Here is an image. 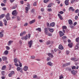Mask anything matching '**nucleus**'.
I'll return each mask as SVG.
<instances>
[{"mask_svg":"<svg viewBox=\"0 0 79 79\" xmlns=\"http://www.w3.org/2000/svg\"><path fill=\"white\" fill-rule=\"evenodd\" d=\"M12 14L13 16H16L18 15V12L16 11V10H13L12 13Z\"/></svg>","mask_w":79,"mask_h":79,"instance_id":"f257e3e1","label":"nucleus"},{"mask_svg":"<svg viewBox=\"0 0 79 79\" xmlns=\"http://www.w3.org/2000/svg\"><path fill=\"white\" fill-rule=\"evenodd\" d=\"M5 17L7 21H8V20H10V19H11L10 17V14L9 13L7 14L5 16Z\"/></svg>","mask_w":79,"mask_h":79,"instance_id":"f03ea898","label":"nucleus"},{"mask_svg":"<svg viewBox=\"0 0 79 79\" xmlns=\"http://www.w3.org/2000/svg\"><path fill=\"white\" fill-rule=\"evenodd\" d=\"M33 43V41L32 40H31L28 43V45L30 48H31V47H32V44Z\"/></svg>","mask_w":79,"mask_h":79,"instance_id":"7ed1b4c3","label":"nucleus"},{"mask_svg":"<svg viewBox=\"0 0 79 79\" xmlns=\"http://www.w3.org/2000/svg\"><path fill=\"white\" fill-rule=\"evenodd\" d=\"M17 71H20L21 73H23V69L22 68H20L19 67L17 68Z\"/></svg>","mask_w":79,"mask_h":79,"instance_id":"20e7f679","label":"nucleus"},{"mask_svg":"<svg viewBox=\"0 0 79 79\" xmlns=\"http://www.w3.org/2000/svg\"><path fill=\"white\" fill-rule=\"evenodd\" d=\"M44 33L46 35H48V28H44Z\"/></svg>","mask_w":79,"mask_h":79,"instance_id":"39448f33","label":"nucleus"},{"mask_svg":"<svg viewBox=\"0 0 79 79\" xmlns=\"http://www.w3.org/2000/svg\"><path fill=\"white\" fill-rule=\"evenodd\" d=\"M59 33L60 35V37H62V36H63V35H64V33H63V32H62V31H60L59 32Z\"/></svg>","mask_w":79,"mask_h":79,"instance_id":"423d86ee","label":"nucleus"},{"mask_svg":"<svg viewBox=\"0 0 79 79\" xmlns=\"http://www.w3.org/2000/svg\"><path fill=\"white\" fill-rule=\"evenodd\" d=\"M70 65V63H67L66 64H63L62 66L64 67V68L65 67H66L68 66H69V65Z\"/></svg>","mask_w":79,"mask_h":79,"instance_id":"0eeeda50","label":"nucleus"},{"mask_svg":"<svg viewBox=\"0 0 79 79\" xmlns=\"http://www.w3.org/2000/svg\"><path fill=\"white\" fill-rule=\"evenodd\" d=\"M23 69L25 71H27V69H28V67L27 66H25L23 68Z\"/></svg>","mask_w":79,"mask_h":79,"instance_id":"6e6552de","label":"nucleus"},{"mask_svg":"<svg viewBox=\"0 0 79 79\" xmlns=\"http://www.w3.org/2000/svg\"><path fill=\"white\" fill-rule=\"evenodd\" d=\"M77 71H75L74 70H73L71 71V73L73 75H76V74L77 73Z\"/></svg>","mask_w":79,"mask_h":79,"instance_id":"1a4fd4ad","label":"nucleus"},{"mask_svg":"<svg viewBox=\"0 0 79 79\" xmlns=\"http://www.w3.org/2000/svg\"><path fill=\"white\" fill-rule=\"evenodd\" d=\"M27 37H28V36L27 35H26V36H24L23 37H22L21 38V39L22 40H24V39H25V40H27Z\"/></svg>","mask_w":79,"mask_h":79,"instance_id":"9d476101","label":"nucleus"},{"mask_svg":"<svg viewBox=\"0 0 79 79\" xmlns=\"http://www.w3.org/2000/svg\"><path fill=\"white\" fill-rule=\"evenodd\" d=\"M35 19H34L30 21L29 24H33V23H35Z\"/></svg>","mask_w":79,"mask_h":79,"instance_id":"9b49d317","label":"nucleus"},{"mask_svg":"<svg viewBox=\"0 0 79 79\" xmlns=\"http://www.w3.org/2000/svg\"><path fill=\"white\" fill-rule=\"evenodd\" d=\"M48 55L49 57H51V58H53V54L52 53H48Z\"/></svg>","mask_w":79,"mask_h":79,"instance_id":"f8f14e48","label":"nucleus"},{"mask_svg":"<svg viewBox=\"0 0 79 79\" xmlns=\"http://www.w3.org/2000/svg\"><path fill=\"white\" fill-rule=\"evenodd\" d=\"M69 0H66L65 1V5H69Z\"/></svg>","mask_w":79,"mask_h":79,"instance_id":"ddd939ff","label":"nucleus"},{"mask_svg":"<svg viewBox=\"0 0 79 79\" xmlns=\"http://www.w3.org/2000/svg\"><path fill=\"white\" fill-rule=\"evenodd\" d=\"M69 24H70V25H71L73 24V21H72L71 19H69L68 20Z\"/></svg>","mask_w":79,"mask_h":79,"instance_id":"4468645a","label":"nucleus"},{"mask_svg":"<svg viewBox=\"0 0 79 79\" xmlns=\"http://www.w3.org/2000/svg\"><path fill=\"white\" fill-rule=\"evenodd\" d=\"M3 22L5 26H7V21L6 19H3Z\"/></svg>","mask_w":79,"mask_h":79,"instance_id":"2eb2a0df","label":"nucleus"},{"mask_svg":"<svg viewBox=\"0 0 79 79\" xmlns=\"http://www.w3.org/2000/svg\"><path fill=\"white\" fill-rule=\"evenodd\" d=\"M59 49L60 50L63 49V47L61 45H60L59 46Z\"/></svg>","mask_w":79,"mask_h":79,"instance_id":"dca6fc26","label":"nucleus"},{"mask_svg":"<svg viewBox=\"0 0 79 79\" xmlns=\"http://www.w3.org/2000/svg\"><path fill=\"white\" fill-rule=\"evenodd\" d=\"M55 22H52L50 24V26H51V27H54L55 25Z\"/></svg>","mask_w":79,"mask_h":79,"instance_id":"f3484780","label":"nucleus"},{"mask_svg":"<svg viewBox=\"0 0 79 79\" xmlns=\"http://www.w3.org/2000/svg\"><path fill=\"white\" fill-rule=\"evenodd\" d=\"M47 64L49 66H53V63H52L51 62H48L47 63Z\"/></svg>","mask_w":79,"mask_h":79,"instance_id":"a211bd4d","label":"nucleus"},{"mask_svg":"<svg viewBox=\"0 0 79 79\" xmlns=\"http://www.w3.org/2000/svg\"><path fill=\"white\" fill-rule=\"evenodd\" d=\"M2 59L3 61H6L7 60V58L5 56H3L2 57Z\"/></svg>","mask_w":79,"mask_h":79,"instance_id":"6ab92c4d","label":"nucleus"},{"mask_svg":"<svg viewBox=\"0 0 79 79\" xmlns=\"http://www.w3.org/2000/svg\"><path fill=\"white\" fill-rule=\"evenodd\" d=\"M13 41H9L8 42V45H9V46H10V45L11 44V43H13Z\"/></svg>","mask_w":79,"mask_h":79,"instance_id":"aec40b11","label":"nucleus"},{"mask_svg":"<svg viewBox=\"0 0 79 79\" xmlns=\"http://www.w3.org/2000/svg\"><path fill=\"white\" fill-rule=\"evenodd\" d=\"M4 55H7L8 54V51L7 50H6L4 52Z\"/></svg>","mask_w":79,"mask_h":79,"instance_id":"412c9836","label":"nucleus"},{"mask_svg":"<svg viewBox=\"0 0 79 79\" xmlns=\"http://www.w3.org/2000/svg\"><path fill=\"white\" fill-rule=\"evenodd\" d=\"M58 16H59V18H60V19L61 20H62V19H63V18H62V16H61V15H60V14H58Z\"/></svg>","mask_w":79,"mask_h":79,"instance_id":"4be33fe9","label":"nucleus"},{"mask_svg":"<svg viewBox=\"0 0 79 79\" xmlns=\"http://www.w3.org/2000/svg\"><path fill=\"white\" fill-rule=\"evenodd\" d=\"M28 11H29V8H28V7H26L25 13H28Z\"/></svg>","mask_w":79,"mask_h":79,"instance_id":"5701e85b","label":"nucleus"},{"mask_svg":"<svg viewBox=\"0 0 79 79\" xmlns=\"http://www.w3.org/2000/svg\"><path fill=\"white\" fill-rule=\"evenodd\" d=\"M5 16V14H2L0 16V19H2V18H3Z\"/></svg>","mask_w":79,"mask_h":79,"instance_id":"b1692460","label":"nucleus"},{"mask_svg":"<svg viewBox=\"0 0 79 79\" xmlns=\"http://www.w3.org/2000/svg\"><path fill=\"white\" fill-rule=\"evenodd\" d=\"M36 31H38L39 32H41V28H36L35 29Z\"/></svg>","mask_w":79,"mask_h":79,"instance_id":"393cba45","label":"nucleus"},{"mask_svg":"<svg viewBox=\"0 0 79 79\" xmlns=\"http://www.w3.org/2000/svg\"><path fill=\"white\" fill-rule=\"evenodd\" d=\"M6 65L3 66L2 69V70H5L6 69Z\"/></svg>","mask_w":79,"mask_h":79,"instance_id":"a878e982","label":"nucleus"},{"mask_svg":"<svg viewBox=\"0 0 79 79\" xmlns=\"http://www.w3.org/2000/svg\"><path fill=\"white\" fill-rule=\"evenodd\" d=\"M18 59L17 58H15L14 60V63H17V62H18Z\"/></svg>","mask_w":79,"mask_h":79,"instance_id":"bb28decb","label":"nucleus"},{"mask_svg":"<svg viewBox=\"0 0 79 79\" xmlns=\"http://www.w3.org/2000/svg\"><path fill=\"white\" fill-rule=\"evenodd\" d=\"M68 46L71 48L73 47V43L69 44L68 45Z\"/></svg>","mask_w":79,"mask_h":79,"instance_id":"cd10ccee","label":"nucleus"},{"mask_svg":"<svg viewBox=\"0 0 79 79\" xmlns=\"http://www.w3.org/2000/svg\"><path fill=\"white\" fill-rule=\"evenodd\" d=\"M79 44H77L76 46H75V49H77L79 48Z\"/></svg>","mask_w":79,"mask_h":79,"instance_id":"c85d7f7f","label":"nucleus"},{"mask_svg":"<svg viewBox=\"0 0 79 79\" xmlns=\"http://www.w3.org/2000/svg\"><path fill=\"white\" fill-rule=\"evenodd\" d=\"M49 31H50V32H53V29H52V28H49Z\"/></svg>","mask_w":79,"mask_h":79,"instance_id":"c756f323","label":"nucleus"},{"mask_svg":"<svg viewBox=\"0 0 79 79\" xmlns=\"http://www.w3.org/2000/svg\"><path fill=\"white\" fill-rule=\"evenodd\" d=\"M17 8V5H15L14 6L12 7V9H15Z\"/></svg>","mask_w":79,"mask_h":79,"instance_id":"7c9ffc66","label":"nucleus"},{"mask_svg":"<svg viewBox=\"0 0 79 79\" xmlns=\"http://www.w3.org/2000/svg\"><path fill=\"white\" fill-rule=\"evenodd\" d=\"M2 34V32H0V38H2L3 36V34Z\"/></svg>","mask_w":79,"mask_h":79,"instance_id":"2f4dec72","label":"nucleus"},{"mask_svg":"<svg viewBox=\"0 0 79 79\" xmlns=\"http://www.w3.org/2000/svg\"><path fill=\"white\" fill-rule=\"evenodd\" d=\"M67 71H71V69L70 68H66Z\"/></svg>","mask_w":79,"mask_h":79,"instance_id":"473e14b6","label":"nucleus"},{"mask_svg":"<svg viewBox=\"0 0 79 79\" xmlns=\"http://www.w3.org/2000/svg\"><path fill=\"white\" fill-rule=\"evenodd\" d=\"M33 6H37V2H34L33 4Z\"/></svg>","mask_w":79,"mask_h":79,"instance_id":"72a5a7b5","label":"nucleus"},{"mask_svg":"<svg viewBox=\"0 0 79 79\" xmlns=\"http://www.w3.org/2000/svg\"><path fill=\"white\" fill-rule=\"evenodd\" d=\"M79 37L78 38H77L76 40V41L77 42H79Z\"/></svg>","mask_w":79,"mask_h":79,"instance_id":"f704fd0d","label":"nucleus"},{"mask_svg":"<svg viewBox=\"0 0 79 79\" xmlns=\"http://www.w3.org/2000/svg\"><path fill=\"white\" fill-rule=\"evenodd\" d=\"M48 11H49V12H50V11H52V9H51V8H49L48 9Z\"/></svg>","mask_w":79,"mask_h":79,"instance_id":"c9c22d12","label":"nucleus"},{"mask_svg":"<svg viewBox=\"0 0 79 79\" xmlns=\"http://www.w3.org/2000/svg\"><path fill=\"white\" fill-rule=\"evenodd\" d=\"M66 55H69V51H66Z\"/></svg>","mask_w":79,"mask_h":79,"instance_id":"e433bc0d","label":"nucleus"},{"mask_svg":"<svg viewBox=\"0 0 79 79\" xmlns=\"http://www.w3.org/2000/svg\"><path fill=\"white\" fill-rule=\"evenodd\" d=\"M51 60V58L50 57H48L47 59V61H50Z\"/></svg>","mask_w":79,"mask_h":79,"instance_id":"4c0bfd02","label":"nucleus"},{"mask_svg":"<svg viewBox=\"0 0 79 79\" xmlns=\"http://www.w3.org/2000/svg\"><path fill=\"white\" fill-rule=\"evenodd\" d=\"M62 28H63V29H66V26H62Z\"/></svg>","mask_w":79,"mask_h":79,"instance_id":"58836bf2","label":"nucleus"},{"mask_svg":"<svg viewBox=\"0 0 79 79\" xmlns=\"http://www.w3.org/2000/svg\"><path fill=\"white\" fill-rule=\"evenodd\" d=\"M19 66L21 67H22V64L20 62V61H19Z\"/></svg>","mask_w":79,"mask_h":79,"instance_id":"ea45409f","label":"nucleus"},{"mask_svg":"<svg viewBox=\"0 0 79 79\" xmlns=\"http://www.w3.org/2000/svg\"><path fill=\"white\" fill-rule=\"evenodd\" d=\"M50 44V41H47L46 44L47 45H49Z\"/></svg>","mask_w":79,"mask_h":79,"instance_id":"a19ab883","label":"nucleus"},{"mask_svg":"<svg viewBox=\"0 0 79 79\" xmlns=\"http://www.w3.org/2000/svg\"><path fill=\"white\" fill-rule=\"evenodd\" d=\"M2 76H4L5 75V71H2Z\"/></svg>","mask_w":79,"mask_h":79,"instance_id":"79ce46f5","label":"nucleus"},{"mask_svg":"<svg viewBox=\"0 0 79 79\" xmlns=\"http://www.w3.org/2000/svg\"><path fill=\"white\" fill-rule=\"evenodd\" d=\"M52 6V4H48V8H50Z\"/></svg>","mask_w":79,"mask_h":79,"instance_id":"37998d69","label":"nucleus"},{"mask_svg":"<svg viewBox=\"0 0 79 79\" xmlns=\"http://www.w3.org/2000/svg\"><path fill=\"white\" fill-rule=\"evenodd\" d=\"M17 18L18 21H20V20H21V19L20 18V17H19V16H17Z\"/></svg>","mask_w":79,"mask_h":79,"instance_id":"c03bdc74","label":"nucleus"},{"mask_svg":"<svg viewBox=\"0 0 79 79\" xmlns=\"http://www.w3.org/2000/svg\"><path fill=\"white\" fill-rule=\"evenodd\" d=\"M31 58L32 60H33V59H34V58H35V56H31Z\"/></svg>","mask_w":79,"mask_h":79,"instance_id":"a18cd8bd","label":"nucleus"},{"mask_svg":"<svg viewBox=\"0 0 79 79\" xmlns=\"http://www.w3.org/2000/svg\"><path fill=\"white\" fill-rule=\"evenodd\" d=\"M78 12H79V9H77L75 11V13H77Z\"/></svg>","mask_w":79,"mask_h":79,"instance_id":"49530a36","label":"nucleus"},{"mask_svg":"<svg viewBox=\"0 0 79 79\" xmlns=\"http://www.w3.org/2000/svg\"><path fill=\"white\" fill-rule=\"evenodd\" d=\"M0 26H3L2 22L1 21H0Z\"/></svg>","mask_w":79,"mask_h":79,"instance_id":"de8ad7c7","label":"nucleus"},{"mask_svg":"<svg viewBox=\"0 0 79 79\" xmlns=\"http://www.w3.org/2000/svg\"><path fill=\"white\" fill-rule=\"evenodd\" d=\"M67 37L66 36H64L62 37V39L63 40H64V39H66Z\"/></svg>","mask_w":79,"mask_h":79,"instance_id":"09e8293b","label":"nucleus"},{"mask_svg":"<svg viewBox=\"0 0 79 79\" xmlns=\"http://www.w3.org/2000/svg\"><path fill=\"white\" fill-rule=\"evenodd\" d=\"M1 6H5V4H4L3 3H2L1 4Z\"/></svg>","mask_w":79,"mask_h":79,"instance_id":"8fccbe9b","label":"nucleus"},{"mask_svg":"<svg viewBox=\"0 0 79 79\" xmlns=\"http://www.w3.org/2000/svg\"><path fill=\"white\" fill-rule=\"evenodd\" d=\"M48 2V0H44V3H47Z\"/></svg>","mask_w":79,"mask_h":79,"instance_id":"3c124183","label":"nucleus"},{"mask_svg":"<svg viewBox=\"0 0 79 79\" xmlns=\"http://www.w3.org/2000/svg\"><path fill=\"white\" fill-rule=\"evenodd\" d=\"M76 67L75 66H73L72 67V69H76Z\"/></svg>","mask_w":79,"mask_h":79,"instance_id":"603ef678","label":"nucleus"},{"mask_svg":"<svg viewBox=\"0 0 79 79\" xmlns=\"http://www.w3.org/2000/svg\"><path fill=\"white\" fill-rule=\"evenodd\" d=\"M48 36H52V34L49 33H48Z\"/></svg>","mask_w":79,"mask_h":79,"instance_id":"864d4df0","label":"nucleus"},{"mask_svg":"<svg viewBox=\"0 0 79 79\" xmlns=\"http://www.w3.org/2000/svg\"><path fill=\"white\" fill-rule=\"evenodd\" d=\"M10 73L12 75H13V74H15V72H14V71H12Z\"/></svg>","mask_w":79,"mask_h":79,"instance_id":"5fc2aeb1","label":"nucleus"},{"mask_svg":"<svg viewBox=\"0 0 79 79\" xmlns=\"http://www.w3.org/2000/svg\"><path fill=\"white\" fill-rule=\"evenodd\" d=\"M73 7H70L69 8V11H71L72 9H73Z\"/></svg>","mask_w":79,"mask_h":79,"instance_id":"6e6d98bb","label":"nucleus"},{"mask_svg":"<svg viewBox=\"0 0 79 79\" xmlns=\"http://www.w3.org/2000/svg\"><path fill=\"white\" fill-rule=\"evenodd\" d=\"M31 13H34V9H32L31 10Z\"/></svg>","mask_w":79,"mask_h":79,"instance_id":"4d7b16f0","label":"nucleus"},{"mask_svg":"<svg viewBox=\"0 0 79 79\" xmlns=\"http://www.w3.org/2000/svg\"><path fill=\"white\" fill-rule=\"evenodd\" d=\"M63 76H62V75H61V76H60V78H59V79H63Z\"/></svg>","mask_w":79,"mask_h":79,"instance_id":"13d9d810","label":"nucleus"},{"mask_svg":"<svg viewBox=\"0 0 79 79\" xmlns=\"http://www.w3.org/2000/svg\"><path fill=\"white\" fill-rule=\"evenodd\" d=\"M6 49L8 50H10V47H9L8 46H6Z\"/></svg>","mask_w":79,"mask_h":79,"instance_id":"bf43d9fd","label":"nucleus"},{"mask_svg":"<svg viewBox=\"0 0 79 79\" xmlns=\"http://www.w3.org/2000/svg\"><path fill=\"white\" fill-rule=\"evenodd\" d=\"M59 13H60V14H63V13H64V12H63V11H60L59 12Z\"/></svg>","mask_w":79,"mask_h":79,"instance_id":"052dcab7","label":"nucleus"},{"mask_svg":"<svg viewBox=\"0 0 79 79\" xmlns=\"http://www.w3.org/2000/svg\"><path fill=\"white\" fill-rule=\"evenodd\" d=\"M76 58H73L71 59V60H76Z\"/></svg>","mask_w":79,"mask_h":79,"instance_id":"680f3d73","label":"nucleus"},{"mask_svg":"<svg viewBox=\"0 0 79 79\" xmlns=\"http://www.w3.org/2000/svg\"><path fill=\"white\" fill-rule=\"evenodd\" d=\"M9 77H11V76H12V75L11 74V73H10L9 74Z\"/></svg>","mask_w":79,"mask_h":79,"instance_id":"e2e57ef3","label":"nucleus"},{"mask_svg":"<svg viewBox=\"0 0 79 79\" xmlns=\"http://www.w3.org/2000/svg\"><path fill=\"white\" fill-rule=\"evenodd\" d=\"M15 66H19V65L17 63L15 64Z\"/></svg>","mask_w":79,"mask_h":79,"instance_id":"0e129e2a","label":"nucleus"},{"mask_svg":"<svg viewBox=\"0 0 79 79\" xmlns=\"http://www.w3.org/2000/svg\"><path fill=\"white\" fill-rule=\"evenodd\" d=\"M36 77H37V75H35L33 76V78H35Z\"/></svg>","mask_w":79,"mask_h":79,"instance_id":"69168bd1","label":"nucleus"},{"mask_svg":"<svg viewBox=\"0 0 79 79\" xmlns=\"http://www.w3.org/2000/svg\"><path fill=\"white\" fill-rule=\"evenodd\" d=\"M70 27H71L72 29H73V28H74V26H72V25H70Z\"/></svg>","mask_w":79,"mask_h":79,"instance_id":"338daca9","label":"nucleus"},{"mask_svg":"<svg viewBox=\"0 0 79 79\" xmlns=\"http://www.w3.org/2000/svg\"><path fill=\"white\" fill-rule=\"evenodd\" d=\"M27 23H26L24 24V26H26L27 25Z\"/></svg>","mask_w":79,"mask_h":79,"instance_id":"774afa93","label":"nucleus"}]
</instances>
